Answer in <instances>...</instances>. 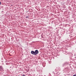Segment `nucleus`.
<instances>
[{"mask_svg": "<svg viewBox=\"0 0 76 76\" xmlns=\"http://www.w3.org/2000/svg\"><path fill=\"white\" fill-rule=\"evenodd\" d=\"M38 50H35V51H31V54H33V55H37V54H38Z\"/></svg>", "mask_w": 76, "mask_h": 76, "instance_id": "obj_1", "label": "nucleus"}, {"mask_svg": "<svg viewBox=\"0 0 76 76\" xmlns=\"http://www.w3.org/2000/svg\"><path fill=\"white\" fill-rule=\"evenodd\" d=\"M2 70H3V68L2 66H0V71H2Z\"/></svg>", "mask_w": 76, "mask_h": 76, "instance_id": "obj_2", "label": "nucleus"}, {"mask_svg": "<svg viewBox=\"0 0 76 76\" xmlns=\"http://www.w3.org/2000/svg\"><path fill=\"white\" fill-rule=\"evenodd\" d=\"M29 16H26V18H28V17Z\"/></svg>", "mask_w": 76, "mask_h": 76, "instance_id": "obj_3", "label": "nucleus"}, {"mask_svg": "<svg viewBox=\"0 0 76 76\" xmlns=\"http://www.w3.org/2000/svg\"><path fill=\"white\" fill-rule=\"evenodd\" d=\"M29 69H28L27 70V72H28V71H29Z\"/></svg>", "mask_w": 76, "mask_h": 76, "instance_id": "obj_4", "label": "nucleus"}, {"mask_svg": "<svg viewBox=\"0 0 76 76\" xmlns=\"http://www.w3.org/2000/svg\"><path fill=\"white\" fill-rule=\"evenodd\" d=\"M73 76H76V75H74Z\"/></svg>", "mask_w": 76, "mask_h": 76, "instance_id": "obj_5", "label": "nucleus"}, {"mask_svg": "<svg viewBox=\"0 0 76 76\" xmlns=\"http://www.w3.org/2000/svg\"><path fill=\"white\" fill-rule=\"evenodd\" d=\"M22 76H25V75H22Z\"/></svg>", "mask_w": 76, "mask_h": 76, "instance_id": "obj_6", "label": "nucleus"}, {"mask_svg": "<svg viewBox=\"0 0 76 76\" xmlns=\"http://www.w3.org/2000/svg\"><path fill=\"white\" fill-rule=\"evenodd\" d=\"M1 4V2L0 1V5Z\"/></svg>", "mask_w": 76, "mask_h": 76, "instance_id": "obj_7", "label": "nucleus"}]
</instances>
